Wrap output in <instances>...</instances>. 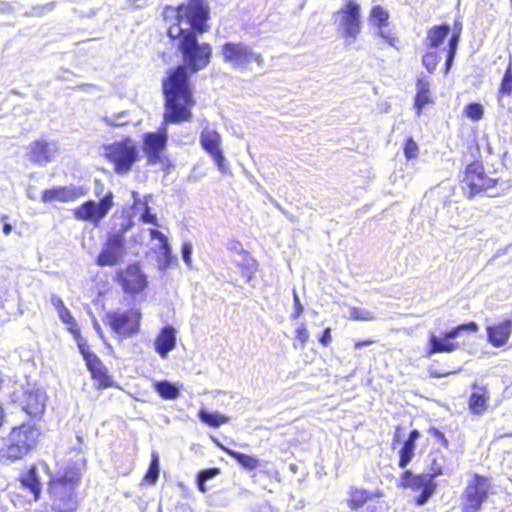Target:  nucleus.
Listing matches in <instances>:
<instances>
[{"instance_id": "obj_22", "label": "nucleus", "mask_w": 512, "mask_h": 512, "mask_svg": "<svg viewBox=\"0 0 512 512\" xmlns=\"http://www.w3.org/2000/svg\"><path fill=\"white\" fill-rule=\"evenodd\" d=\"M488 342L496 347H502L507 342L512 332V320L506 319L498 324L489 325L486 328Z\"/></svg>"}, {"instance_id": "obj_61", "label": "nucleus", "mask_w": 512, "mask_h": 512, "mask_svg": "<svg viewBox=\"0 0 512 512\" xmlns=\"http://www.w3.org/2000/svg\"><path fill=\"white\" fill-rule=\"evenodd\" d=\"M374 341L373 340H363V341H357L355 343V348L356 349H362L364 347H368L370 346L371 344H373Z\"/></svg>"}, {"instance_id": "obj_63", "label": "nucleus", "mask_w": 512, "mask_h": 512, "mask_svg": "<svg viewBox=\"0 0 512 512\" xmlns=\"http://www.w3.org/2000/svg\"><path fill=\"white\" fill-rule=\"evenodd\" d=\"M102 191H103V185L99 181H96L95 188H94V194L97 197H100V195L102 194Z\"/></svg>"}, {"instance_id": "obj_32", "label": "nucleus", "mask_w": 512, "mask_h": 512, "mask_svg": "<svg viewBox=\"0 0 512 512\" xmlns=\"http://www.w3.org/2000/svg\"><path fill=\"white\" fill-rule=\"evenodd\" d=\"M225 451L230 457H232L239 465H241L246 470H254L260 464L259 459L255 456H251L232 449H226Z\"/></svg>"}, {"instance_id": "obj_37", "label": "nucleus", "mask_w": 512, "mask_h": 512, "mask_svg": "<svg viewBox=\"0 0 512 512\" xmlns=\"http://www.w3.org/2000/svg\"><path fill=\"white\" fill-rule=\"evenodd\" d=\"M160 474V458L157 452L153 451L149 467L144 475L143 481L150 485L156 484Z\"/></svg>"}, {"instance_id": "obj_44", "label": "nucleus", "mask_w": 512, "mask_h": 512, "mask_svg": "<svg viewBox=\"0 0 512 512\" xmlns=\"http://www.w3.org/2000/svg\"><path fill=\"white\" fill-rule=\"evenodd\" d=\"M418 144L415 142V140L412 137H408L405 140L403 152L408 160L415 159L418 156Z\"/></svg>"}, {"instance_id": "obj_54", "label": "nucleus", "mask_w": 512, "mask_h": 512, "mask_svg": "<svg viewBox=\"0 0 512 512\" xmlns=\"http://www.w3.org/2000/svg\"><path fill=\"white\" fill-rule=\"evenodd\" d=\"M352 317L357 320H371L373 319L372 313L367 310L353 309Z\"/></svg>"}, {"instance_id": "obj_23", "label": "nucleus", "mask_w": 512, "mask_h": 512, "mask_svg": "<svg viewBox=\"0 0 512 512\" xmlns=\"http://www.w3.org/2000/svg\"><path fill=\"white\" fill-rule=\"evenodd\" d=\"M433 102L430 92V81L427 76L421 74L416 82V95L414 98V108L418 116L421 115L426 105Z\"/></svg>"}, {"instance_id": "obj_58", "label": "nucleus", "mask_w": 512, "mask_h": 512, "mask_svg": "<svg viewBox=\"0 0 512 512\" xmlns=\"http://www.w3.org/2000/svg\"><path fill=\"white\" fill-rule=\"evenodd\" d=\"M15 11L14 6L7 2L0 0V13L1 14H12Z\"/></svg>"}, {"instance_id": "obj_17", "label": "nucleus", "mask_w": 512, "mask_h": 512, "mask_svg": "<svg viewBox=\"0 0 512 512\" xmlns=\"http://www.w3.org/2000/svg\"><path fill=\"white\" fill-rule=\"evenodd\" d=\"M126 254V243L118 237L107 236L100 253L96 258V264L100 267L116 266L122 262Z\"/></svg>"}, {"instance_id": "obj_19", "label": "nucleus", "mask_w": 512, "mask_h": 512, "mask_svg": "<svg viewBox=\"0 0 512 512\" xmlns=\"http://www.w3.org/2000/svg\"><path fill=\"white\" fill-rule=\"evenodd\" d=\"M46 395L41 389L25 391L22 400L23 410L34 420L40 418L45 411Z\"/></svg>"}, {"instance_id": "obj_25", "label": "nucleus", "mask_w": 512, "mask_h": 512, "mask_svg": "<svg viewBox=\"0 0 512 512\" xmlns=\"http://www.w3.org/2000/svg\"><path fill=\"white\" fill-rule=\"evenodd\" d=\"M420 438V432L417 429H413L409 432L406 440L399 451L398 466L405 469L412 461L415 455L416 441Z\"/></svg>"}, {"instance_id": "obj_62", "label": "nucleus", "mask_w": 512, "mask_h": 512, "mask_svg": "<svg viewBox=\"0 0 512 512\" xmlns=\"http://www.w3.org/2000/svg\"><path fill=\"white\" fill-rule=\"evenodd\" d=\"M5 219H7V217H6V216H3V217H2V221H3V233H4L5 235H9V234L12 232L13 227H12V225H11L10 223L5 222V221H4Z\"/></svg>"}, {"instance_id": "obj_55", "label": "nucleus", "mask_w": 512, "mask_h": 512, "mask_svg": "<svg viewBox=\"0 0 512 512\" xmlns=\"http://www.w3.org/2000/svg\"><path fill=\"white\" fill-rule=\"evenodd\" d=\"M58 314H59V318L64 323H66V324L74 323L73 316L71 315L70 311L64 305H62V308L59 309Z\"/></svg>"}, {"instance_id": "obj_53", "label": "nucleus", "mask_w": 512, "mask_h": 512, "mask_svg": "<svg viewBox=\"0 0 512 512\" xmlns=\"http://www.w3.org/2000/svg\"><path fill=\"white\" fill-rule=\"evenodd\" d=\"M54 5H55L54 2H50V3L45 4L42 7H40V6L33 7L32 11L31 12H26L25 15H28V16H39V15H41L43 13V10H52L54 8Z\"/></svg>"}, {"instance_id": "obj_15", "label": "nucleus", "mask_w": 512, "mask_h": 512, "mask_svg": "<svg viewBox=\"0 0 512 512\" xmlns=\"http://www.w3.org/2000/svg\"><path fill=\"white\" fill-rule=\"evenodd\" d=\"M59 149L57 141L41 138L28 145L26 156L32 164L44 167L55 161Z\"/></svg>"}, {"instance_id": "obj_39", "label": "nucleus", "mask_w": 512, "mask_h": 512, "mask_svg": "<svg viewBox=\"0 0 512 512\" xmlns=\"http://www.w3.org/2000/svg\"><path fill=\"white\" fill-rule=\"evenodd\" d=\"M464 115L468 119L477 122L484 116V107L479 102H471L465 106Z\"/></svg>"}, {"instance_id": "obj_50", "label": "nucleus", "mask_w": 512, "mask_h": 512, "mask_svg": "<svg viewBox=\"0 0 512 512\" xmlns=\"http://www.w3.org/2000/svg\"><path fill=\"white\" fill-rule=\"evenodd\" d=\"M459 371H460V369H458L457 371L438 370V369H435L433 366H430L428 368V374L431 378H442V377H446L450 374L458 373Z\"/></svg>"}, {"instance_id": "obj_59", "label": "nucleus", "mask_w": 512, "mask_h": 512, "mask_svg": "<svg viewBox=\"0 0 512 512\" xmlns=\"http://www.w3.org/2000/svg\"><path fill=\"white\" fill-rule=\"evenodd\" d=\"M377 35L381 38H383L389 45L394 46V42L396 41V38L393 37L391 34L386 33L384 30L379 29L377 32Z\"/></svg>"}, {"instance_id": "obj_18", "label": "nucleus", "mask_w": 512, "mask_h": 512, "mask_svg": "<svg viewBox=\"0 0 512 512\" xmlns=\"http://www.w3.org/2000/svg\"><path fill=\"white\" fill-rule=\"evenodd\" d=\"M87 192L88 190L83 186H54L42 192L41 200L44 203H51L53 201L68 203L85 196Z\"/></svg>"}, {"instance_id": "obj_51", "label": "nucleus", "mask_w": 512, "mask_h": 512, "mask_svg": "<svg viewBox=\"0 0 512 512\" xmlns=\"http://www.w3.org/2000/svg\"><path fill=\"white\" fill-rule=\"evenodd\" d=\"M296 338L302 343H306L309 339V333H308V330L306 328V325L304 323H302L301 325H299L296 329Z\"/></svg>"}, {"instance_id": "obj_24", "label": "nucleus", "mask_w": 512, "mask_h": 512, "mask_svg": "<svg viewBox=\"0 0 512 512\" xmlns=\"http://www.w3.org/2000/svg\"><path fill=\"white\" fill-rule=\"evenodd\" d=\"M472 393L469 397L468 406L472 414L481 415L487 409L489 392L487 387L479 386L477 383L472 385Z\"/></svg>"}, {"instance_id": "obj_6", "label": "nucleus", "mask_w": 512, "mask_h": 512, "mask_svg": "<svg viewBox=\"0 0 512 512\" xmlns=\"http://www.w3.org/2000/svg\"><path fill=\"white\" fill-rule=\"evenodd\" d=\"M221 55L223 61L228 63L232 68L238 70H246L253 62L258 66H264L262 55L244 42L227 41L221 46Z\"/></svg>"}, {"instance_id": "obj_64", "label": "nucleus", "mask_w": 512, "mask_h": 512, "mask_svg": "<svg viewBox=\"0 0 512 512\" xmlns=\"http://www.w3.org/2000/svg\"><path fill=\"white\" fill-rule=\"evenodd\" d=\"M458 33V34H461L462 32V23L459 21V20H456L454 22V26H453V31L452 33Z\"/></svg>"}, {"instance_id": "obj_26", "label": "nucleus", "mask_w": 512, "mask_h": 512, "mask_svg": "<svg viewBox=\"0 0 512 512\" xmlns=\"http://www.w3.org/2000/svg\"><path fill=\"white\" fill-rule=\"evenodd\" d=\"M152 387L163 400H176L180 396L183 384L164 379L154 381Z\"/></svg>"}, {"instance_id": "obj_20", "label": "nucleus", "mask_w": 512, "mask_h": 512, "mask_svg": "<svg viewBox=\"0 0 512 512\" xmlns=\"http://www.w3.org/2000/svg\"><path fill=\"white\" fill-rule=\"evenodd\" d=\"M176 343L177 330L174 326L168 324L159 331L154 341V349L162 359H166L168 354L175 349Z\"/></svg>"}, {"instance_id": "obj_8", "label": "nucleus", "mask_w": 512, "mask_h": 512, "mask_svg": "<svg viewBox=\"0 0 512 512\" xmlns=\"http://www.w3.org/2000/svg\"><path fill=\"white\" fill-rule=\"evenodd\" d=\"M114 206V195L111 191L104 194L99 201L87 200L73 211L74 217L87 221L97 227Z\"/></svg>"}, {"instance_id": "obj_35", "label": "nucleus", "mask_w": 512, "mask_h": 512, "mask_svg": "<svg viewBox=\"0 0 512 512\" xmlns=\"http://www.w3.org/2000/svg\"><path fill=\"white\" fill-rule=\"evenodd\" d=\"M370 497V492L364 489L353 488L350 491L348 506L352 511L362 508Z\"/></svg>"}, {"instance_id": "obj_40", "label": "nucleus", "mask_w": 512, "mask_h": 512, "mask_svg": "<svg viewBox=\"0 0 512 512\" xmlns=\"http://www.w3.org/2000/svg\"><path fill=\"white\" fill-rule=\"evenodd\" d=\"M106 124L114 127H122L129 123V114L127 111H122L117 114H112L104 117Z\"/></svg>"}, {"instance_id": "obj_41", "label": "nucleus", "mask_w": 512, "mask_h": 512, "mask_svg": "<svg viewBox=\"0 0 512 512\" xmlns=\"http://www.w3.org/2000/svg\"><path fill=\"white\" fill-rule=\"evenodd\" d=\"M440 61V57L435 51L427 52L423 58L422 63L429 73H433Z\"/></svg>"}, {"instance_id": "obj_38", "label": "nucleus", "mask_w": 512, "mask_h": 512, "mask_svg": "<svg viewBox=\"0 0 512 512\" xmlns=\"http://www.w3.org/2000/svg\"><path fill=\"white\" fill-rule=\"evenodd\" d=\"M389 20V13L386 9H384L380 5H375L372 7L369 21L371 24L377 26L379 29H382L387 26Z\"/></svg>"}, {"instance_id": "obj_21", "label": "nucleus", "mask_w": 512, "mask_h": 512, "mask_svg": "<svg viewBox=\"0 0 512 512\" xmlns=\"http://www.w3.org/2000/svg\"><path fill=\"white\" fill-rule=\"evenodd\" d=\"M460 347L458 342L450 341L443 335H436L433 332L429 333L427 346L424 349L423 356L430 358L438 353H452Z\"/></svg>"}, {"instance_id": "obj_27", "label": "nucleus", "mask_w": 512, "mask_h": 512, "mask_svg": "<svg viewBox=\"0 0 512 512\" xmlns=\"http://www.w3.org/2000/svg\"><path fill=\"white\" fill-rule=\"evenodd\" d=\"M235 265L241 269L242 276L250 283L258 270V262L250 255L249 252L241 249L239 257L234 260Z\"/></svg>"}, {"instance_id": "obj_11", "label": "nucleus", "mask_w": 512, "mask_h": 512, "mask_svg": "<svg viewBox=\"0 0 512 512\" xmlns=\"http://www.w3.org/2000/svg\"><path fill=\"white\" fill-rule=\"evenodd\" d=\"M491 483L489 478L474 474L463 492V512H478L489 496Z\"/></svg>"}, {"instance_id": "obj_49", "label": "nucleus", "mask_w": 512, "mask_h": 512, "mask_svg": "<svg viewBox=\"0 0 512 512\" xmlns=\"http://www.w3.org/2000/svg\"><path fill=\"white\" fill-rule=\"evenodd\" d=\"M293 303H294V312L292 313L291 317L293 319H297L304 311V306L302 305L299 295L297 291L293 290Z\"/></svg>"}, {"instance_id": "obj_60", "label": "nucleus", "mask_w": 512, "mask_h": 512, "mask_svg": "<svg viewBox=\"0 0 512 512\" xmlns=\"http://www.w3.org/2000/svg\"><path fill=\"white\" fill-rule=\"evenodd\" d=\"M206 482L207 481H204L202 478H199L198 475H196V484H197V488L199 489V491H201L202 493H205L207 491V488H206Z\"/></svg>"}, {"instance_id": "obj_30", "label": "nucleus", "mask_w": 512, "mask_h": 512, "mask_svg": "<svg viewBox=\"0 0 512 512\" xmlns=\"http://www.w3.org/2000/svg\"><path fill=\"white\" fill-rule=\"evenodd\" d=\"M451 28L449 24L443 23L433 26L427 31L426 45L428 48L437 49L449 36Z\"/></svg>"}, {"instance_id": "obj_48", "label": "nucleus", "mask_w": 512, "mask_h": 512, "mask_svg": "<svg viewBox=\"0 0 512 512\" xmlns=\"http://www.w3.org/2000/svg\"><path fill=\"white\" fill-rule=\"evenodd\" d=\"M219 474H220V469L217 467L202 469L197 473L199 478H202L204 481L213 479L214 477L218 476Z\"/></svg>"}, {"instance_id": "obj_34", "label": "nucleus", "mask_w": 512, "mask_h": 512, "mask_svg": "<svg viewBox=\"0 0 512 512\" xmlns=\"http://www.w3.org/2000/svg\"><path fill=\"white\" fill-rule=\"evenodd\" d=\"M479 329V326L476 322L470 321L467 323H462L457 325L449 330L443 331V335L448 338L450 341L457 339L464 333H476Z\"/></svg>"}, {"instance_id": "obj_36", "label": "nucleus", "mask_w": 512, "mask_h": 512, "mask_svg": "<svg viewBox=\"0 0 512 512\" xmlns=\"http://www.w3.org/2000/svg\"><path fill=\"white\" fill-rule=\"evenodd\" d=\"M512 94V63L510 62L502 76L498 89V103L503 107L502 97Z\"/></svg>"}, {"instance_id": "obj_14", "label": "nucleus", "mask_w": 512, "mask_h": 512, "mask_svg": "<svg viewBox=\"0 0 512 512\" xmlns=\"http://www.w3.org/2000/svg\"><path fill=\"white\" fill-rule=\"evenodd\" d=\"M221 141V135L216 130L204 128L200 134L201 147L214 160L218 170L227 175L231 171L221 149Z\"/></svg>"}, {"instance_id": "obj_33", "label": "nucleus", "mask_w": 512, "mask_h": 512, "mask_svg": "<svg viewBox=\"0 0 512 512\" xmlns=\"http://www.w3.org/2000/svg\"><path fill=\"white\" fill-rule=\"evenodd\" d=\"M445 463V458L441 452H431L428 455V468L429 472L427 473L433 480L436 477L443 475V466Z\"/></svg>"}, {"instance_id": "obj_4", "label": "nucleus", "mask_w": 512, "mask_h": 512, "mask_svg": "<svg viewBox=\"0 0 512 512\" xmlns=\"http://www.w3.org/2000/svg\"><path fill=\"white\" fill-rule=\"evenodd\" d=\"M497 182V179L487 176L482 162L474 161L466 166L462 188L468 199H473L483 192L489 197H495L499 195V192L494 191Z\"/></svg>"}, {"instance_id": "obj_46", "label": "nucleus", "mask_w": 512, "mask_h": 512, "mask_svg": "<svg viewBox=\"0 0 512 512\" xmlns=\"http://www.w3.org/2000/svg\"><path fill=\"white\" fill-rule=\"evenodd\" d=\"M428 433L438 442L440 443L444 448H448L449 447V441L448 439L446 438L445 434L440 431L438 428L436 427H430L428 429Z\"/></svg>"}, {"instance_id": "obj_52", "label": "nucleus", "mask_w": 512, "mask_h": 512, "mask_svg": "<svg viewBox=\"0 0 512 512\" xmlns=\"http://www.w3.org/2000/svg\"><path fill=\"white\" fill-rule=\"evenodd\" d=\"M461 34L452 33L448 39L447 50L457 52Z\"/></svg>"}, {"instance_id": "obj_16", "label": "nucleus", "mask_w": 512, "mask_h": 512, "mask_svg": "<svg viewBox=\"0 0 512 512\" xmlns=\"http://www.w3.org/2000/svg\"><path fill=\"white\" fill-rule=\"evenodd\" d=\"M115 280L128 294L141 293L148 286L147 276L137 262L128 265L125 270L117 271Z\"/></svg>"}, {"instance_id": "obj_42", "label": "nucleus", "mask_w": 512, "mask_h": 512, "mask_svg": "<svg viewBox=\"0 0 512 512\" xmlns=\"http://www.w3.org/2000/svg\"><path fill=\"white\" fill-rule=\"evenodd\" d=\"M148 198H149V196H146L145 200L143 201L144 210L140 215V220L145 224L158 225L157 216H156V214L151 212V209L149 207Z\"/></svg>"}, {"instance_id": "obj_2", "label": "nucleus", "mask_w": 512, "mask_h": 512, "mask_svg": "<svg viewBox=\"0 0 512 512\" xmlns=\"http://www.w3.org/2000/svg\"><path fill=\"white\" fill-rule=\"evenodd\" d=\"M82 472L76 464L67 465L50 481L49 491L53 498L52 509L55 512H75L78 500L75 490L81 480Z\"/></svg>"}, {"instance_id": "obj_12", "label": "nucleus", "mask_w": 512, "mask_h": 512, "mask_svg": "<svg viewBox=\"0 0 512 512\" xmlns=\"http://www.w3.org/2000/svg\"><path fill=\"white\" fill-rule=\"evenodd\" d=\"M76 341L79 352L85 361L87 369L91 373L92 379L96 380L99 383V387L102 389L112 387L114 381L108 374L107 368L100 358L90 350L87 341L81 337L79 332H77Z\"/></svg>"}, {"instance_id": "obj_45", "label": "nucleus", "mask_w": 512, "mask_h": 512, "mask_svg": "<svg viewBox=\"0 0 512 512\" xmlns=\"http://www.w3.org/2000/svg\"><path fill=\"white\" fill-rule=\"evenodd\" d=\"M149 234L151 239L159 241L160 249L168 248L170 246L168 238L160 230L151 228L149 229Z\"/></svg>"}, {"instance_id": "obj_7", "label": "nucleus", "mask_w": 512, "mask_h": 512, "mask_svg": "<svg viewBox=\"0 0 512 512\" xmlns=\"http://www.w3.org/2000/svg\"><path fill=\"white\" fill-rule=\"evenodd\" d=\"M338 31L347 44L353 43L361 32V6L355 0L347 3L336 12Z\"/></svg>"}, {"instance_id": "obj_43", "label": "nucleus", "mask_w": 512, "mask_h": 512, "mask_svg": "<svg viewBox=\"0 0 512 512\" xmlns=\"http://www.w3.org/2000/svg\"><path fill=\"white\" fill-rule=\"evenodd\" d=\"M161 253L158 259V267L160 270L165 271L172 264L173 256L171 246L168 248L160 249Z\"/></svg>"}, {"instance_id": "obj_13", "label": "nucleus", "mask_w": 512, "mask_h": 512, "mask_svg": "<svg viewBox=\"0 0 512 512\" xmlns=\"http://www.w3.org/2000/svg\"><path fill=\"white\" fill-rule=\"evenodd\" d=\"M164 122L155 132H147L143 135L142 150L145 153L149 164H158L163 162V152L166 149L168 142V131L165 120V113L163 114Z\"/></svg>"}, {"instance_id": "obj_29", "label": "nucleus", "mask_w": 512, "mask_h": 512, "mask_svg": "<svg viewBox=\"0 0 512 512\" xmlns=\"http://www.w3.org/2000/svg\"><path fill=\"white\" fill-rule=\"evenodd\" d=\"M134 226L133 217L129 214L122 213L119 217H114V223L109 237H118L123 243H126L125 234Z\"/></svg>"}, {"instance_id": "obj_56", "label": "nucleus", "mask_w": 512, "mask_h": 512, "mask_svg": "<svg viewBox=\"0 0 512 512\" xmlns=\"http://www.w3.org/2000/svg\"><path fill=\"white\" fill-rule=\"evenodd\" d=\"M456 53L457 52L447 50L446 60H445V65H444L445 66V71H444L445 74H447L450 71V69L452 68Z\"/></svg>"}, {"instance_id": "obj_10", "label": "nucleus", "mask_w": 512, "mask_h": 512, "mask_svg": "<svg viewBox=\"0 0 512 512\" xmlns=\"http://www.w3.org/2000/svg\"><path fill=\"white\" fill-rule=\"evenodd\" d=\"M141 312L138 309L107 312L106 318L110 328L123 338H130L140 330Z\"/></svg>"}, {"instance_id": "obj_57", "label": "nucleus", "mask_w": 512, "mask_h": 512, "mask_svg": "<svg viewBox=\"0 0 512 512\" xmlns=\"http://www.w3.org/2000/svg\"><path fill=\"white\" fill-rule=\"evenodd\" d=\"M318 340L323 346H325V347L328 346L332 340L331 329L330 328L324 329Z\"/></svg>"}, {"instance_id": "obj_28", "label": "nucleus", "mask_w": 512, "mask_h": 512, "mask_svg": "<svg viewBox=\"0 0 512 512\" xmlns=\"http://www.w3.org/2000/svg\"><path fill=\"white\" fill-rule=\"evenodd\" d=\"M20 482L24 488L30 491L35 500L39 499L41 495V482L35 465H32L21 475Z\"/></svg>"}, {"instance_id": "obj_1", "label": "nucleus", "mask_w": 512, "mask_h": 512, "mask_svg": "<svg viewBox=\"0 0 512 512\" xmlns=\"http://www.w3.org/2000/svg\"><path fill=\"white\" fill-rule=\"evenodd\" d=\"M209 14L205 0H188L177 7L165 6L163 9L164 20L171 22L167 34L178 40L177 50L182 58V64L170 68L162 80L168 123H184L192 119L195 99L191 77L205 69L212 57L211 45L198 41V36L209 28Z\"/></svg>"}, {"instance_id": "obj_3", "label": "nucleus", "mask_w": 512, "mask_h": 512, "mask_svg": "<svg viewBox=\"0 0 512 512\" xmlns=\"http://www.w3.org/2000/svg\"><path fill=\"white\" fill-rule=\"evenodd\" d=\"M40 429L34 420L14 427L0 449L1 459L15 461L26 456L36 445Z\"/></svg>"}, {"instance_id": "obj_9", "label": "nucleus", "mask_w": 512, "mask_h": 512, "mask_svg": "<svg viewBox=\"0 0 512 512\" xmlns=\"http://www.w3.org/2000/svg\"><path fill=\"white\" fill-rule=\"evenodd\" d=\"M403 488H409L413 491H420V494L414 498L417 506H423L435 494L437 483L428 474H415L411 470H405L400 477V484Z\"/></svg>"}, {"instance_id": "obj_31", "label": "nucleus", "mask_w": 512, "mask_h": 512, "mask_svg": "<svg viewBox=\"0 0 512 512\" xmlns=\"http://www.w3.org/2000/svg\"><path fill=\"white\" fill-rule=\"evenodd\" d=\"M198 418L202 423L213 428H218L229 421V417L226 415L218 411H209L206 408L199 409Z\"/></svg>"}, {"instance_id": "obj_5", "label": "nucleus", "mask_w": 512, "mask_h": 512, "mask_svg": "<svg viewBox=\"0 0 512 512\" xmlns=\"http://www.w3.org/2000/svg\"><path fill=\"white\" fill-rule=\"evenodd\" d=\"M103 150L104 156L114 165V171L118 175L129 173L139 160V149L130 137L105 145Z\"/></svg>"}, {"instance_id": "obj_47", "label": "nucleus", "mask_w": 512, "mask_h": 512, "mask_svg": "<svg viewBox=\"0 0 512 512\" xmlns=\"http://www.w3.org/2000/svg\"><path fill=\"white\" fill-rule=\"evenodd\" d=\"M192 244L184 242L181 248V256L184 263L190 268L192 266Z\"/></svg>"}]
</instances>
